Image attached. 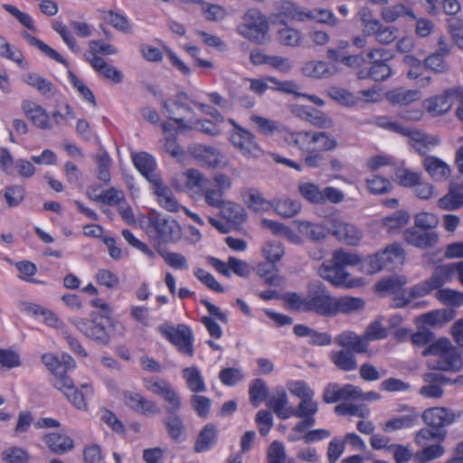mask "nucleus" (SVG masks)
Masks as SVG:
<instances>
[{
  "label": "nucleus",
  "instance_id": "1",
  "mask_svg": "<svg viewBox=\"0 0 463 463\" xmlns=\"http://www.w3.org/2000/svg\"><path fill=\"white\" fill-rule=\"evenodd\" d=\"M132 161L137 171L149 182L160 206L168 212L175 213L179 209V203L156 172V159L146 152H139L132 155Z\"/></svg>",
  "mask_w": 463,
  "mask_h": 463
},
{
  "label": "nucleus",
  "instance_id": "2",
  "mask_svg": "<svg viewBox=\"0 0 463 463\" xmlns=\"http://www.w3.org/2000/svg\"><path fill=\"white\" fill-rule=\"evenodd\" d=\"M359 261V257L356 254L337 250L333 252L331 260L324 261L320 265L318 275L334 286H342L349 277L345 268L356 265Z\"/></svg>",
  "mask_w": 463,
  "mask_h": 463
},
{
  "label": "nucleus",
  "instance_id": "3",
  "mask_svg": "<svg viewBox=\"0 0 463 463\" xmlns=\"http://www.w3.org/2000/svg\"><path fill=\"white\" fill-rule=\"evenodd\" d=\"M422 354L432 356L430 363L436 370L458 372L463 365L458 349L446 338H440L431 344Z\"/></svg>",
  "mask_w": 463,
  "mask_h": 463
},
{
  "label": "nucleus",
  "instance_id": "4",
  "mask_svg": "<svg viewBox=\"0 0 463 463\" xmlns=\"http://www.w3.org/2000/svg\"><path fill=\"white\" fill-rule=\"evenodd\" d=\"M146 232L158 243H175L182 237L181 226L175 219L156 213L148 217Z\"/></svg>",
  "mask_w": 463,
  "mask_h": 463
},
{
  "label": "nucleus",
  "instance_id": "5",
  "mask_svg": "<svg viewBox=\"0 0 463 463\" xmlns=\"http://www.w3.org/2000/svg\"><path fill=\"white\" fill-rule=\"evenodd\" d=\"M269 28L267 17L257 8H250L243 14L237 31L243 38L257 44H262Z\"/></svg>",
  "mask_w": 463,
  "mask_h": 463
},
{
  "label": "nucleus",
  "instance_id": "6",
  "mask_svg": "<svg viewBox=\"0 0 463 463\" xmlns=\"http://www.w3.org/2000/svg\"><path fill=\"white\" fill-rule=\"evenodd\" d=\"M334 298L320 281H312L307 286V311L318 315L332 317Z\"/></svg>",
  "mask_w": 463,
  "mask_h": 463
},
{
  "label": "nucleus",
  "instance_id": "7",
  "mask_svg": "<svg viewBox=\"0 0 463 463\" xmlns=\"http://www.w3.org/2000/svg\"><path fill=\"white\" fill-rule=\"evenodd\" d=\"M71 322L82 335L96 344L108 345L110 343V335L105 326L99 321L96 313H91L90 318H75Z\"/></svg>",
  "mask_w": 463,
  "mask_h": 463
},
{
  "label": "nucleus",
  "instance_id": "8",
  "mask_svg": "<svg viewBox=\"0 0 463 463\" xmlns=\"http://www.w3.org/2000/svg\"><path fill=\"white\" fill-rule=\"evenodd\" d=\"M160 330L167 340L178 348L180 353L185 354L189 357L194 355V335L189 326L180 324L176 327L162 326Z\"/></svg>",
  "mask_w": 463,
  "mask_h": 463
},
{
  "label": "nucleus",
  "instance_id": "9",
  "mask_svg": "<svg viewBox=\"0 0 463 463\" xmlns=\"http://www.w3.org/2000/svg\"><path fill=\"white\" fill-rule=\"evenodd\" d=\"M229 140L245 157H259L262 155L255 136L244 128H238L236 132H231Z\"/></svg>",
  "mask_w": 463,
  "mask_h": 463
},
{
  "label": "nucleus",
  "instance_id": "10",
  "mask_svg": "<svg viewBox=\"0 0 463 463\" xmlns=\"http://www.w3.org/2000/svg\"><path fill=\"white\" fill-rule=\"evenodd\" d=\"M188 152L203 166L207 168H217L226 165L224 156L213 146L192 144L188 146Z\"/></svg>",
  "mask_w": 463,
  "mask_h": 463
},
{
  "label": "nucleus",
  "instance_id": "11",
  "mask_svg": "<svg viewBox=\"0 0 463 463\" xmlns=\"http://www.w3.org/2000/svg\"><path fill=\"white\" fill-rule=\"evenodd\" d=\"M146 389L162 397L165 402L164 408L166 414L177 413L181 408L182 400L175 389L165 381L149 383Z\"/></svg>",
  "mask_w": 463,
  "mask_h": 463
},
{
  "label": "nucleus",
  "instance_id": "12",
  "mask_svg": "<svg viewBox=\"0 0 463 463\" xmlns=\"http://www.w3.org/2000/svg\"><path fill=\"white\" fill-rule=\"evenodd\" d=\"M329 224L332 234L347 245H357L363 238V232L360 229L339 218L331 217Z\"/></svg>",
  "mask_w": 463,
  "mask_h": 463
},
{
  "label": "nucleus",
  "instance_id": "13",
  "mask_svg": "<svg viewBox=\"0 0 463 463\" xmlns=\"http://www.w3.org/2000/svg\"><path fill=\"white\" fill-rule=\"evenodd\" d=\"M403 240L411 246L424 250L433 248L439 242V236L435 232L410 227L403 232Z\"/></svg>",
  "mask_w": 463,
  "mask_h": 463
},
{
  "label": "nucleus",
  "instance_id": "14",
  "mask_svg": "<svg viewBox=\"0 0 463 463\" xmlns=\"http://www.w3.org/2000/svg\"><path fill=\"white\" fill-rule=\"evenodd\" d=\"M289 110L294 116L316 127L327 128L333 126V121L329 117L311 107L292 104L289 106Z\"/></svg>",
  "mask_w": 463,
  "mask_h": 463
},
{
  "label": "nucleus",
  "instance_id": "15",
  "mask_svg": "<svg viewBox=\"0 0 463 463\" xmlns=\"http://www.w3.org/2000/svg\"><path fill=\"white\" fill-rule=\"evenodd\" d=\"M422 420L426 425L437 430L451 424L454 421V415L445 408L434 407L423 411Z\"/></svg>",
  "mask_w": 463,
  "mask_h": 463
},
{
  "label": "nucleus",
  "instance_id": "16",
  "mask_svg": "<svg viewBox=\"0 0 463 463\" xmlns=\"http://www.w3.org/2000/svg\"><path fill=\"white\" fill-rule=\"evenodd\" d=\"M359 393L358 387L353 384L340 387L336 383H330L325 388L323 400L326 403H335L340 400H355Z\"/></svg>",
  "mask_w": 463,
  "mask_h": 463
},
{
  "label": "nucleus",
  "instance_id": "17",
  "mask_svg": "<svg viewBox=\"0 0 463 463\" xmlns=\"http://www.w3.org/2000/svg\"><path fill=\"white\" fill-rule=\"evenodd\" d=\"M124 400L128 407L146 416L157 415L161 411L155 402L146 400L138 393L125 392Z\"/></svg>",
  "mask_w": 463,
  "mask_h": 463
},
{
  "label": "nucleus",
  "instance_id": "18",
  "mask_svg": "<svg viewBox=\"0 0 463 463\" xmlns=\"http://www.w3.org/2000/svg\"><path fill=\"white\" fill-rule=\"evenodd\" d=\"M459 91L462 92L463 90L457 89L448 90L443 95L427 99L424 101L426 110L434 116L446 113L452 106L450 98L457 95Z\"/></svg>",
  "mask_w": 463,
  "mask_h": 463
},
{
  "label": "nucleus",
  "instance_id": "19",
  "mask_svg": "<svg viewBox=\"0 0 463 463\" xmlns=\"http://www.w3.org/2000/svg\"><path fill=\"white\" fill-rule=\"evenodd\" d=\"M463 206V184H450L448 193L439 199L438 207L443 211H457Z\"/></svg>",
  "mask_w": 463,
  "mask_h": 463
},
{
  "label": "nucleus",
  "instance_id": "20",
  "mask_svg": "<svg viewBox=\"0 0 463 463\" xmlns=\"http://www.w3.org/2000/svg\"><path fill=\"white\" fill-rule=\"evenodd\" d=\"M286 140L303 152H316V131H295L287 135Z\"/></svg>",
  "mask_w": 463,
  "mask_h": 463
},
{
  "label": "nucleus",
  "instance_id": "21",
  "mask_svg": "<svg viewBox=\"0 0 463 463\" xmlns=\"http://www.w3.org/2000/svg\"><path fill=\"white\" fill-rule=\"evenodd\" d=\"M402 136L407 137L411 141L418 144L419 146L416 149L421 155L430 147L436 146L440 143V139L438 137L428 135L418 128H412L406 126Z\"/></svg>",
  "mask_w": 463,
  "mask_h": 463
},
{
  "label": "nucleus",
  "instance_id": "22",
  "mask_svg": "<svg viewBox=\"0 0 463 463\" xmlns=\"http://www.w3.org/2000/svg\"><path fill=\"white\" fill-rule=\"evenodd\" d=\"M335 342L345 350L353 353L364 354L368 349L366 339L354 332H344L335 338Z\"/></svg>",
  "mask_w": 463,
  "mask_h": 463
},
{
  "label": "nucleus",
  "instance_id": "23",
  "mask_svg": "<svg viewBox=\"0 0 463 463\" xmlns=\"http://www.w3.org/2000/svg\"><path fill=\"white\" fill-rule=\"evenodd\" d=\"M423 165L435 181H444L449 177L451 173L450 166L447 163L433 156L425 157Z\"/></svg>",
  "mask_w": 463,
  "mask_h": 463
},
{
  "label": "nucleus",
  "instance_id": "24",
  "mask_svg": "<svg viewBox=\"0 0 463 463\" xmlns=\"http://www.w3.org/2000/svg\"><path fill=\"white\" fill-rule=\"evenodd\" d=\"M86 60L104 78L111 80L115 83L121 82L123 79L122 72L114 66L108 64L103 58L93 54V57L86 55Z\"/></svg>",
  "mask_w": 463,
  "mask_h": 463
},
{
  "label": "nucleus",
  "instance_id": "25",
  "mask_svg": "<svg viewBox=\"0 0 463 463\" xmlns=\"http://www.w3.org/2000/svg\"><path fill=\"white\" fill-rule=\"evenodd\" d=\"M381 254L384 260L385 269L390 270L401 268L405 260V251L397 242L386 246Z\"/></svg>",
  "mask_w": 463,
  "mask_h": 463
},
{
  "label": "nucleus",
  "instance_id": "26",
  "mask_svg": "<svg viewBox=\"0 0 463 463\" xmlns=\"http://www.w3.org/2000/svg\"><path fill=\"white\" fill-rule=\"evenodd\" d=\"M43 441L53 453L58 455L67 453L74 447L73 440L70 437L57 432L44 435Z\"/></svg>",
  "mask_w": 463,
  "mask_h": 463
},
{
  "label": "nucleus",
  "instance_id": "27",
  "mask_svg": "<svg viewBox=\"0 0 463 463\" xmlns=\"http://www.w3.org/2000/svg\"><path fill=\"white\" fill-rule=\"evenodd\" d=\"M288 399L286 391L278 389L274 395L269 399L267 405L279 418L285 420L291 417L292 408L288 407Z\"/></svg>",
  "mask_w": 463,
  "mask_h": 463
},
{
  "label": "nucleus",
  "instance_id": "28",
  "mask_svg": "<svg viewBox=\"0 0 463 463\" xmlns=\"http://www.w3.org/2000/svg\"><path fill=\"white\" fill-rule=\"evenodd\" d=\"M329 357L332 363L339 369L345 372L354 371L357 368V361L353 352L342 349L331 351Z\"/></svg>",
  "mask_w": 463,
  "mask_h": 463
},
{
  "label": "nucleus",
  "instance_id": "29",
  "mask_svg": "<svg viewBox=\"0 0 463 463\" xmlns=\"http://www.w3.org/2000/svg\"><path fill=\"white\" fill-rule=\"evenodd\" d=\"M301 72L306 77L313 79L328 78L334 73L330 66L323 61H310L306 62L301 68Z\"/></svg>",
  "mask_w": 463,
  "mask_h": 463
},
{
  "label": "nucleus",
  "instance_id": "30",
  "mask_svg": "<svg viewBox=\"0 0 463 463\" xmlns=\"http://www.w3.org/2000/svg\"><path fill=\"white\" fill-rule=\"evenodd\" d=\"M182 374L185 380L187 388L194 393L203 392L206 391L204 380L200 370L196 366H190L183 369Z\"/></svg>",
  "mask_w": 463,
  "mask_h": 463
},
{
  "label": "nucleus",
  "instance_id": "31",
  "mask_svg": "<svg viewBox=\"0 0 463 463\" xmlns=\"http://www.w3.org/2000/svg\"><path fill=\"white\" fill-rule=\"evenodd\" d=\"M389 101L399 106H407L421 98V94L417 90H405L399 88L389 91L386 94Z\"/></svg>",
  "mask_w": 463,
  "mask_h": 463
},
{
  "label": "nucleus",
  "instance_id": "32",
  "mask_svg": "<svg viewBox=\"0 0 463 463\" xmlns=\"http://www.w3.org/2000/svg\"><path fill=\"white\" fill-rule=\"evenodd\" d=\"M21 35L24 40L27 41V43L31 46L37 48L47 57L56 61L59 63L68 66L67 61L58 52H56L54 49H52L48 44L43 43L42 40L31 35L30 33H28L25 31L22 32Z\"/></svg>",
  "mask_w": 463,
  "mask_h": 463
},
{
  "label": "nucleus",
  "instance_id": "33",
  "mask_svg": "<svg viewBox=\"0 0 463 463\" xmlns=\"http://www.w3.org/2000/svg\"><path fill=\"white\" fill-rule=\"evenodd\" d=\"M277 32L279 43L287 47L297 48L302 44L303 37L299 30L288 26L286 24Z\"/></svg>",
  "mask_w": 463,
  "mask_h": 463
},
{
  "label": "nucleus",
  "instance_id": "34",
  "mask_svg": "<svg viewBox=\"0 0 463 463\" xmlns=\"http://www.w3.org/2000/svg\"><path fill=\"white\" fill-rule=\"evenodd\" d=\"M23 80L27 85L36 89L41 94L46 97H52L55 93V88L53 84L37 73H28L23 78Z\"/></svg>",
  "mask_w": 463,
  "mask_h": 463
},
{
  "label": "nucleus",
  "instance_id": "35",
  "mask_svg": "<svg viewBox=\"0 0 463 463\" xmlns=\"http://www.w3.org/2000/svg\"><path fill=\"white\" fill-rule=\"evenodd\" d=\"M409 16L416 20V15L411 8L403 4H396L382 9L381 16L387 23H393L402 16Z\"/></svg>",
  "mask_w": 463,
  "mask_h": 463
},
{
  "label": "nucleus",
  "instance_id": "36",
  "mask_svg": "<svg viewBox=\"0 0 463 463\" xmlns=\"http://www.w3.org/2000/svg\"><path fill=\"white\" fill-rule=\"evenodd\" d=\"M217 431L213 425L207 424L199 433L194 444L195 452L209 450L216 442Z\"/></svg>",
  "mask_w": 463,
  "mask_h": 463
},
{
  "label": "nucleus",
  "instance_id": "37",
  "mask_svg": "<svg viewBox=\"0 0 463 463\" xmlns=\"http://www.w3.org/2000/svg\"><path fill=\"white\" fill-rule=\"evenodd\" d=\"M218 209L225 219L233 223H241L246 220L245 210L238 203L225 201Z\"/></svg>",
  "mask_w": 463,
  "mask_h": 463
},
{
  "label": "nucleus",
  "instance_id": "38",
  "mask_svg": "<svg viewBox=\"0 0 463 463\" xmlns=\"http://www.w3.org/2000/svg\"><path fill=\"white\" fill-rule=\"evenodd\" d=\"M364 306V301L359 298L342 297L334 299V310L332 317L337 313H352L359 310Z\"/></svg>",
  "mask_w": 463,
  "mask_h": 463
},
{
  "label": "nucleus",
  "instance_id": "39",
  "mask_svg": "<svg viewBox=\"0 0 463 463\" xmlns=\"http://www.w3.org/2000/svg\"><path fill=\"white\" fill-rule=\"evenodd\" d=\"M410 215L407 212L399 210L383 219V225L389 233L396 232L408 224Z\"/></svg>",
  "mask_w": 463,
  "mask_h": 463
},
{
  "label": "nucleus",
  "instance_id": "40",
  "mask_svg": "<svg viewBox=\"0 0 463 463\" xmlns=\"http://www.w3.org/2000/svg\"><path fill=\"white\" fill-rule=\"evenodd\" d=\"M298 188L301 196L307 202L315 204L324 203L322 190L316 184L310 182H300Z\"/></svg>",
  "mask_w": 463,
  "mask_h": 463
},
{
  "label": "nucleus",
  "instance_id": "41",
  "mask_svg": "<svg viewBox=\"0 0 463 463\" xmlns=\"http://www.w3.org/2000/svg\"><path fill=\"white\" fill-rule=\"evenodd\" d=\"M454 276V264L449 263L438 266L431 277L430 278L431 283L436 289L441 288L445 283L450 281Z\"/></svg>",
  "mask_w": 463,
  "mask_h": 463
},
{
  "label": "nucleus",
  "instance_id": "42",
  "mask_svg": "<svg viewBox=\"0 0 463 463\" xmlns=\"http://www.w3.org/2000/svg\"><path fill=\"white\" fill-rule=\"evenodd\" d=\"M80 391L73 388V391H71L65 397L66 399L73 404L79 410H86L87 402L86 397L92 394V387L89 383H84L80 386Z\"/></svg>",
  "mask_w": 463,
  "mask_h": 463
},
{
  "label": "nucleus",
  "instance_id": "43",
  "mask_svg": "<svg viewBox=\"0 0 463 463\" xmlns=\"http://www.w3.org/2000/svg\"><path fill=\"white\" fill-rule=\"evenodd\" d=\"M447 435V431L443 430H434V429H428V428H422L420 430L414 438V442L417 446L420 447L421 449L428 446V442L431 439H436L439 442H442Z\"/></svg>",
  "mask_w": 463,
  "mask_h": 463
},
{
  "label": "nucleus",
  "instance_id": "44",
  "mask_svg": "<svg viewBox=\"0 0 463 463\" xmlns=\"http://www.w3.org/2000/svg\"><path fill=\"white\" fill-rule=\"evenodd\" d=\"M276 14H273L270 18L274 24H285L286 18H295L297 7L289 1L281 0L275 4Z\"/></svg>",
  "mask_w": 463,
  "mask_h": 463
},
{
  "label": "nucleus",
  "instance_id": "45",
  "mask_svg": "<svg viewBox=\"0 0 463 463\" xmlns=\"http://www.w3.org/2000/svg\"><path fill=\"white\" fill-rule=\"evenodd\" d=\"M249 395L251 404L258 407L268 398L269 388L262 379H255L251 382L249 388Z\"/></svg>",
  "mask_w": 463,
  "mask_h": 463
},
{
  "label": "nucleus",
  "instance_id": "46",
  "mask_svg": "<svg viewBox=\"0 0 463 463\" xmlns=\"http://www.w3.org/2000/svg\"><path fill=\"white\" fill-rule=\"evenodd\" d=\"M102 19L119 32L126 33L131 32V26L128 19L118 13L112 10H104L102 11Z\"/></svg>",
  "mask_w": 463,
  "mask_h": 463
},
{
  "label": "nucleus",
  "instance_id": "47",
  "mask_svg": "<svg viewBox=\"0 0 463 463\" xmlns=\"http://www.w3.org/2000/svg\"><path fill=\"white\" fill-rule=\"evenodd\" d=\"M417 420V414H408L396 417L387 420L382 427L385 432H392L395 430L408 429L414 425Z\"/></svg>",
  "mask_w": 463,
  "mask_h": 463
},
{
  "label": "nucleus",
  "instance_id": "48",
  "mask_svg": "<svg viewBox=\"0 0 463 463\" xmlns=\"http://www.w3.org/2000/svg\"><path fill=\"white\" fill-rule=\"evenodd\" d=\"M164 425L172 439L175 441L180 439L184 430V424L177 413L167 414L164 419Z\"/></svg>",
  "mask_w": 463,
  "mask_h": 463
},
{
  "label": "nucleus",
  "instance_id": "49",
  "mask_svg": "<svg viewBox=\"0 0 463 463\" xmlns=\"http://www.w3.org/2000/svg\"><path fill=\"white\" fill-rule=\"evenodd\" d=\"M328 95L332 99L345 107H354L360 100V97H356L352 92L338 87L330 88Z\"/></svg>",
  "mask_w": 463,
  "mask_h": 463
},
{
  "label": "nucleus",
  "instance_id": "50",
  "mask_svg": "<svg viewBox=\"0 0 463 463\" xmlns=\"http://www.w3.org/2000/svg\"><path fill=\"white\" fill-rule=\"evenodd\" d=\"M185 185L188 189L202 193L204 186L208 184L207 178L199 170L191 168L185 174Z\"/></svg>",
  "mask_w": 463,
  "mask_h": 463
},
{
  "label": "nucleus",
  "instance_id": "51",
  "mask_svg": "<svg viewBox=\"0 0 463 463\" xmlns=\"http://www.w3.org/2000/svg\"><path fill=\"white\" fill-rule=\"evenodd\" d=\"M273 207L280 216L291 218L300 211L301 203L297 200L286 198L276 202Z\"/></svg>",
  "mask_w": 463,
  "mask_h": 463
},
{
  "label": "nucleus",
  "instance_id": "52",
  "mask_svg": "<svg viewBox=\"0 0 463 463\" xmlns=\"http://www.w3.org/2000/svg\"><path fill=\"white\" fill-rule=\"evenodd\" d=\"M52 28L62 39L64 43L74 52H79L80 48L77 44L75 37L72 35L69 28L61 22L54 20L52 22Z\"/></svg>",
  "mask_w": 463,
  "mask_h": 463
},
{
  "label": "nucleus",
  "instance_id": "53",
  "mask_svg": "<svg viewBox=\"0 0 463 463\" xmlns=\"http://www.w3.org/2000/svg\"><path fill=\"white\" fill-rule=\"evenodd\" d=\"M201 194L203 195L205 203L213 208L218 209L226 201L222 191L208 184L204 186Z\"/></svg>",
  "mask_w": 463,
  "mask_h": 463
},
{
  "label": "nucleus",
  "instance_id": "54",
  "mask_svg": "<svg viewBox=\"0 0 463 463\" xmlns=\"http://www.w3.org/2000/svg\"><path fill=\"white\" fill-rule=\"evenodd\" d=\"M445 453V449L440 444L428 445L415 455V460L418 463H427L433 459L440 458Z\"/></svg>",
  "mask_w": 463,
  "mask_h": 463
},
{
  "label": "nucleus",
  "instance_id": "55",
  "mask_svg": "<svg viewBox=\"0 0 463 463\" xmlns=\"http://www.w3.org/2000/svg\"><path fill=\"white\" fill-rule=\"evenodd\" d=\"M335 412L341 416L352 415L359 418H367L370 414L369 410L364 405L352 403H341L335 407Z\"/></svg>",
  "mask_w": 463,
  "mask_h": 463
},
{
  "label": "nucleus",
  "instance_id": "56",
  "mask_svg": "<svg viewBox=\"0 0 463 463\" xmlns=\"http://www.w3.org/2000/svg\"><path fill=\"white\" fill-rule=\"evenodd\" d=\"M3 8L15 19H17V21L27 29L33 32L37 31L33 20L30 14L22 12L16 6L10 4H4Z\"/></svg>",
  "mask_w": 463,
  "mask_h": 463
},
{
  "label": "nucleus",
  "instance_id": "57",
  "mask_svg": "<svg viewBox=\"0 0 463 463\" xmlns=\"http://www.w3.org/2000/svg\"><path fill=\"white\" fill-rule=\"evenodd\" d=\"M299 230L309 239L315 241H321L326 236V231L324 226L309 222H300Z\"/></svg>",
  "mask_w": 463,
  "mask_h": 463
},
{
  "label": "nucleus",
  "instance_id": "58",
  "mask_svg": "<svg viewBox=\"0 0 463 463\" xmlns=\"http://www.w3.org/2000/svg\"><path fill=\"white\" fill-rule=\"evenodd\" d=\"M318 411V403L313 400V397L301 399L296 408H292L291 416L303 418L306 415L316 414Z\"/></svg>",
  "mask_w": 463,
  "mask_h": 463
},
{
  "label": "nucleus",
  "instance_id": "59",
  "mask_svg": "<svg viewBox=\"0 0 463 463\" xmlns=\"http://www.w3.org/2000/svg\"><path fill=\"white\" fill-rule=\"evenodd\" d=\"M445 57L435 52L424 60V66L436 73H445L449 71V64L446 62Z\"/></svg>",
  "mask_w": 463,
  "mask_h": 463
},
{
  "label": "nucleus",
  "instance_id": "60",
  "mask_svg": "<svg viewBox=\"0 0 463 463\" xmlns=\"http://www.w3.org/2000/svg\"><path fill=\"white\" fill-rule=\"evenodd\" d=\"M436 298L445 305H463V293L450 288L438 290Z\"/></svg>",
  "mask_w": 463,
  "mask_h": 463
},
{
  "label": "nucleus",
  "instance_id": "61",
  "mask_svg": "<svg viewBox=\"0 0 463 463\" xmlns=\"http://www.w3.org/2000/svg\"><path fill=\"white\" fill-rule=\"evenodd\" d=\"M158 252L165 263L173 269H186L188 268L187 259L183 254L166 250H159Z\"/></svg>",
  "mask_w": 463,
  "mask_h": 463
},
{
  "label": "nucleus",
  "instance_id": "62",
  "mask_svg": "<svg viewBox=\"0 0 463 463\" xmlns=\"http://www.w3.org/2000/svg\"><path fill=\"white\" fill-rule=\"evenodd\" d=\"M396 182L404 187H412L419 184L420 174L406 168H399L395 172Z\"/></svg>",
  "mask_w": 463,
  "mask_h": 463
},
{
  "label": "nucleus",
  "instance_id": "63",
  "mask_svg": "<svg viewBox=\"0 0 463 463\" xmlns=\"http://www.w3.org/2000/svg\"><path fill=\"white\" fill-rule=\"evenodd\" d=\"M287 455L284 445L278 440L273 441L267 450L268 463H286Z\"/></svg>",
  "mask_w": 463,
  "mask_h": 463
},
{
  "label": "nucleus",
  "instance_id": "64",
  "mask_svg": "<svg viewBox=\"0 0 463 463\" xmlns=\"http://www.w3.org/2000/svg\"><path fill=\"white\" fill-rule=\"evenodd\" d=\"M368 190L373 194H383L388 193L392 188L391 182L383 177L373 175L366 179Z\"/></svg>",
  "mask_w": 463,
  "mask_h": 463
}]
</instances>
